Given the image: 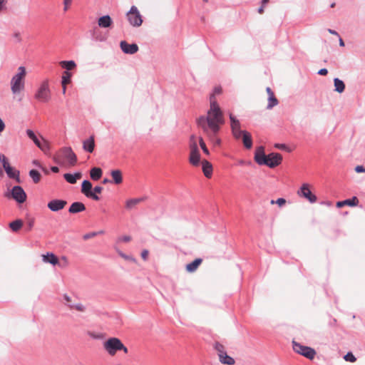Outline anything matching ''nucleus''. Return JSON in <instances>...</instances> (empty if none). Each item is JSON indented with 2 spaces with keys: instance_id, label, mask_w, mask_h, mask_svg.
<instances>
[{
  "instance_id": "a211bd4d",
  "label": "nucleus",
  "mask_w": 365,
  "mask_h": 365,
  "mask_svg": "<svg viewBox=\"0 0 365 365\" xmlns=\"http://www.w3.org/2000/svg\"><path fill=\"white\" fill-rule=\"evenodd\" d=\"M359 203V200L356 196L352 197L350 199H346L343 201H339L336 202L337 207H341L344 205L356 206Z\"/></svg>"
},
{
  "instance_id": "f257e3e1",
  "label": "nucleus",
  "mask_w": 365,
  "mask_h": 365,
  "mask_svg": "<svg viewBox=\"0 0 365 365\" xmlns=\"http://www.w3.org/2000/svg\"><path fill=\"white\" fill-rule=\"evenodd\" d=\"M210 106L206 115H200L196 120L197 125L200 128L205 135L214 145H220L221 140L218 137L220 127L224 124L223 113L217 104L215 96L210 97Z\"/></svg>"
},
{
  "instance_id": "6e6552de",
  "label": "nucleus",
  "mask_w": 365,
  "mask_h": 365,
  "mask_svg": "<svg viewBox=\"0 0 365 365\" xmlns=\"http://www.w3.org/2000/svg\"><path fill=\"white\" fill-rule=\"evenodd\" d=\"M120 344L121 341L119 339L113 337L108 339L103 344V347L110 355L113 356L118 351H119Z\"/></svg>"
},
{
  "instance_id": "e2e57ef3",
  "label": "nucleus",
  "mask_w": 365,
  "mask_h": 365,
  "mask_svg": "<svg viewBox=\"0 0 365 365\" xmlns=\"http://www.w3.org/2000/svg\"><path fill=\"white\" fill-rule=\"evenodd\" d=\"M6 0H0V12L4 10Z\"/></svg>"
},
{
  "instance_id": "c9c22d12",
  "label": "nucleus",
  "mask_w": 365,
  "mask_h": 365,
  "mask_svg": "<svg viewBox=\"0 0 365 365\" xmlns=\"http://www.w3.org/2000/svg\"><path fill=\"white\" fill-rule=\"evenodd\" d=\"M0 162L2 163V166L6 171L8 168L11 167L8 158L4 154H0Z\"/></svg>"
},
{
  "instance_id": "bf43d9fd",
  "label": "nucleus",
  "mask_w": 365,
  "mask_h": 365,
  "mask_svg": "<svg viewBox=\"0 0 365 365\" xmlns=\"http://www.w3.org/2000/svg\"><path fill=\"white\" fill-rule=\"evenodd\" d=\"M14 37L16 39V41L18 42H21V36H20V33L19 32H16L14 34Z\"/></svg>"
},
{
  "instance_id": "473e14b6",
  "label": "nucleus",
  "mask_w": 365,
  "mask_h": 365,
  "mask_svg": "<svg viewBox=\"0 0 365 365\" xmlns=\"http://www.w3.org/2000/svg\"><path fill=\"white\" fill-rule=\"evenodd\" d=\"M62 68L66 69L68 71L72 70L76 67V63L73 61H62L60 62Z\"/></svg>"
},
{
  "instance_id": "412c9836",
  "label": "nucleus",
  "mask_w": 365,
  "mask_h": 365,
  "mask_svg": "<svg viewBox=\"0 0 365 365\" xmlns=\"http://www.w3.org/2000/svg\"><path fill=\"white\" fill-rule=\"evenodd\" d=\"M43 260L44 262L50 263L53 265H56L58 262L57 257L51 252H47L46 255H43Z\"/></svg>"
},
{
  "instance_id": "4c0bfd02",
  "label": "nucleus",
  "mask_w": 365,
  "mask_h": 365,
  "mask_svg": "<svg viewBox=\"0 0 365 365\" xmlns=\"http://www.w3.org/2000/svg\"><path fill=\"white\" fill-rule=\"evenodd\" d=\"M87 334L93 339H101L103 338V334L98 332L88 331Z\"/></svg>"
},
{
  "instance_id": "de8ad7c7",
  "label": "nucleus",
  "mask_w": 365,
  "mask_h": 365,
  "mask_svg": "<svg viewBox=\"0 0 365 365\" xmlns=\"http://www.w3.org/2000/svg\"><path fill=\"white\" fill-rule=\"evenodd\" d=\"M117 252H118V255L123 259H125L126 260L135 261V259L133 257H132L131 256H128L120 250H117Z\"/></svg>"
},
{
  "instance_id": "5701e85b",
  "label": "nucleus",
  "mask_w": 365,
  "mask_h": 365,
  "mask_svg": "<svg viewBox=\"0 0 365 365\" xmlns=\"http://www.w3.org/2000/svg\"><path fill=\"white\" fill-rule=\"evenodd\" d=\"M202 171L204 173L205 176L207 178H210L212 172V164L209 163L207 160H205L202 162Z\"/></svg>"
},
{
  "instance_id": "393cba45",
  "label": "nucleus",
  "mask_w": 365,
  "mask_h": 365,
  "mask_svg": "<svg viewBox=\"0 0 365 365\" xmlns=\"http://www.w3.org/2000/svg\"><path fill=\"white\" fill-rule=\"evenodd\" d=\"M219 360L222 364L227 365H233L235 362L232 357L227 354V352H225L222 354H219Z\"/></svg>"
},
{
  "instance_id": "2f4dec72",
  "label": "nucleus",
  "mask_w": 365,
  "mask_h": 365,
  "mask_svg": "<svg viewBox=\"0 0 365 365\" xmlns=\"http://www.w3.org/2000/svg\"><path fill=\"white\" fill-rule=\"evenodd\" d=\"M26 134L28 137L34 141V143L37 147H41L40 143L41 142V140L37 138V136L33 130L30 129L26 130Z\"/></svg>"
},
{
  "instance_id": "a19ab883",
  "label": "nucleus",
  "mask_w": 365,
  "mask_h": 365,
  "mask_svg": "<svg viewBox=\"0 0 365 365\" xmlns=\"http://www.w3.org/2000/svg\"><path fill=\"white\" fill-rule=\"evenodd\" d=\"M67 305L70 308H71V309L74 308L76 310L80 311V312H83L85 310V307L81 303L76 304H68Z\"/></svg>"
},
{
  "instance_id": "6e6d98bb",
  "label": "nucleus",
  "mask_w": 365,
  "mask_h": 365,
  "mask_svg": "<svg viewBox=\"0 0 365 365\" xmlns=\"http://www.w3.org/2000/svg\"><path fill=\"white\" fill-rule=\"evenodd\" d=\"M148 256V251L147 250H143L141 252V257L144 260H146Z\"/></svg>"
},
{
  "instance_id": "423d86ee",
  "label": "nucleus",
  "mask_w": 365,
  "mask_h": 365,
  "mask_svg": "<svg viewBox=\"0 0 365 365\" xmlns=\"http://www.w3.org/2000/svg\"><path fill=\"white\" fill-rule=\"evenodd\" d=\"M292 346L293 349L296 353L299 354L309 359H313L316 355V351L312 347L302 345L295 341H292Z\"/></svg>"
},
{
  "instance_id": "8fccbe9b",
  "label": "nucleus",
  "mask_w": 365,
  "mask_h": 365,
  "mask_svg": "<svg viewBox=\"0 0 365 365\" xmlns=\"http://www.w3.org/2000/svg\"><path fill=\"white\" fill-rule=\"evenodd\" d=\"M230 128H231V130L240 129L241 123H240V120L232 125H230Z\"/></svg>"
},
{
  "instance_id": "bb28decb",
  "label": "nucleus",
  "mask_w": 365,
  "mask_h": 365,
  "mask_svg": "<svg viewBox=\"0 0 365 365\" xmlns=\"http://www.w3.org/2000/svg\"><path fill=\"white\" fill-rule=\"evenodd\" d=\"M110 175L115 184L118 185L123 182L122 173L120 170H112Z\"/></svg>"
},
{
  "instance_id": "1a4fd4ad",
  "label": "nucleus",
  "mask_w": 365,
  "mask_h": 365,
  "mask_svg": "<svg viewBox=\"0 0 365 365\" xmlns=\"http://www.w3.org/2000/svg\"><path fill=\"white\" fill-rule=\"evenodd\" d=\"M297 195L299 197L306 198L310 203H314L317 200V196L312 193L309 185L307 183L302 184L300 189L297 191Z\"/></svg>"
},
{
  "instance_id": "9d476101",
  "label": "nucleus",
  "mask_w": 365,
  "mask_h": 365,
  "mask_svg": "<svg viewBox=\"0 0 365 365\" xmlns=\"http://www.w3.org/2000/svg\"><path fill=\"white\" fill-rule=\"evenodd\" d=\"M190 148L189 161L192 165L197 166L200 162V154L196 142H192L190 145Z\"/></svg>"
},
{
  "instance_id": "338daca9",
  "label": "nucleus",
  "mask_w": 365,
  "mask_h": 365,
  "mask_svg": "<svg viewBox=\"0 0 365 365\" xmlns=\"http://www.w3.org/2000/svg\"><path fill=\"white\" fill-rule=\"evenodd\" d=\"M71 3V0H63L64 11L68 9V5Z\"/></svg>"
},
{
  "instance_id": "c756f323",
  "label": "nucleus",
  "mask_w": 365,
  "mask_h": 365,
  "mask_svg": "<svg viewBox=\"0 0 365 365\" xmlns=\"http://www.w3.org/2000/svg\"><path fill=\"white\" fill-rule=\"evenodd\" d=\"M334 91L341 93L345 89V84L343 81L340 80L338 78H335L334 79Z\"/></svg>"
},
{
  "instance_id": "052dcab7",
  "label": "nucleus",
  "mask_w": 365,
  "mask_h": 365,
  "mask_svg": "<svg viewBox=\"0 0 365 365\" xmlns=\"http://www.w3.org/2000/svg\"><path fill=\"white\" fill-rule=\"evenodd\" d=\"M221 92H222L221 87H215L214 88V93L212 95L215 96V94H220V93H221Z\"/></svg>"
},
{
  "instance_id": "f704fd0d",
  "label": "nucleus",
  "mask_w": 365,
  "mask_h": 365,
  "mask_svg": "<svg viewBox=\"0 0 365 365\" xmlns=\"http://www.w3.org/2000/svg\"><path fill=\"white\" fill-rule=\"evenodd\" d=\"M71 73L69 71H63V76H62L61 85H64V84L66 85V84L69 83L71 81Z\"/></svg>"
},
{
  "instance_id": "b1692460",
  "label": "nucleus",
  "mask_w": 365,
  "mask_h": 365,
  "mask_svg": "<svg viewBox=\"0 0 365 365\" xmlns=\"http://www.w3.org/2000/svg\"><path fill=\"white\" fill-rule=\"evenodd\" d=\"M146 199L145 197H138V198H132L128 200L125 202V207L128 210L133 209L136 205L144 201Z\"/></svg>"
},
{
  "instance_id": "20e7f679",
  "label": "nucleus",
  "mask_w": 365,
  "mask_h": 365,
  "mask_svg": "<svg viewBox=\"0 0 365 365\" xmlns=\"http://www.w3.org/2000/svg\"><path fill=\"white\" fill-rule=\"evenodd\" d=\"M34 98L41 103H47L51 100V90L47 80L41 83L34 94Z\"/></svg>"
},
{
  "instance_id": "4d7b16f0",
  "label": "nucleus",
  "mask_w": 365,
  "mask_h": 365,
  "mask_svg": "<svg viewBox=\"0 0 365 365\" xmlns=\"http://www.w3.org/2000/svg\"><path fill=\"white\" fill-rule=\"evenodd\" d=\"M103 190V187H101V186H96L94 188H93V192L94 193H101Z\"/></svg>"
},
{
  "instance_id": "37998d69",
  "label": "nucleus",
  "mask_w": 365,
  "mask_h": 365,
  "mask_svg": "<svg viewBox=\"0 0 365 365\" xmlns=\"http://www.w3.org/2000/svg\"><path fill=\"white\" fill-rule=\"evenodd\" d=\"M40 146L41 147H38V148H40L44 153H46L49 150V146H48V143L43 139H42L41 142L40 143Z\"/></svg>"
},
{
  "instance_id": "79ce46f5",
  "label": "nucleus",
  "mask_w": 365,
  "mask_h": 365,
  "mask_svg": "<svg viewBox=\"0 0 365 365\" xmlns=\"http://www.w3.org/2000/svg\"><path fill=\"white\" fill-rule=\"evenodd\" d=\"M344 359L346 361L355 362L356 361V358L351 352H348L344 356Z\"/></svg>"
},
{
  "instance_id": "aec40b11",
  "label": "nucleus",
  "mask_w": 365,
  "mask_h": 365,
  "mask_svg": "<svg viewBox=\"0 0 365 365\" xmlns=\"http://www.w3.org/2000/svg\"><path fill=\"white\" fill-rule=\"evenodd\" d=\"M8 175V177L11 179H14L17 182H20V173L19 170H14L13 168L10 167L6 169L5 171Z\"/></svg>"
},
{
  "instance_id": "4468645a",
  "label": "nucleus",
  "mask_w": 365,
  "mask_h": 365,
  "mask_svg": "<svg viewBox=\"0 0 365 365\" xmlns=\"http://www.w3.org/2000/svg\"><path fill=\"white\" fill-rule=\"evenodd\" d=\"M66 204L67 202L66 200L55 199L51 200L48 203L47 206L50 210L53 212H58L63 209Z\"/></svg>"
},
{
  "instance_id": "0e129e2a",
  "label": "nucleus",
  "mask_w": 365,
  "mask_h": 365,
  "mask_svg": "<svg viewBox=\"0 0 365 365\" xmlns=\"http://www.w3.org/2000/svg\"><path fill=\"white\" fill-rule=\"evenodd\" d=\"M5 128V124L4 121L0 118V133H1Z\"/></svg>"
},
{
  "instance_id": "a878e982",
  "label": "nucleus",
  "mask_w": 365,
  "mask_h": 365,
  "mask_svg": "<svg viewBox=\"0 0 365 365\" xmlns=\"http://www.w3.org/2000/svg\"><path fill=\"white\" fill-rule=\"evenodd\" d=\"M242 142H243L244 146L247 149H250L252 148V140L251 134L249 132H247V131L244 132V135L242 136Z\"/></svg>"
},
{
  "instance_id": "e433bc0d",
  "label": "nucleus",
  "mask_w": 365,
  "mask_h": 365,
  "mask_svg": "<svg viewBox=\"0 0 365 365\" xmlns=\"http://www.w3.org/2000/svg\"><path fill=\"white\" fill-rule=\"evenodd\" d=\"M26 230L28 231H30L34 227V223H35V219L32 217H26Z\"/></svg>"
},
{
  "instance_id": "58836bf2",
  "label": "nucleus",
  "mask_w": 365,
  "mask_h": 365,
  "mask_svg": "<svg viewBox=\"0 0 365 365\" xmlns=\"http://www.w3.org/2000/svg\"><path fill=\"white\" fill-rule=\"evenodd\" d=\"M231 131H232V134L233 137L235 139L239 140L241 138V137L243 136L244 132L245 130H242L241 129H237V130H232Z\"/></svg>"
},
{
  "instance_id": "5fc2aeb1",
  "label": "nucleus",
  "mask_w": 365,
  "mask_h": 365,
  "mask_svg": "<svg viewBox=\"0 0 365 365\" xmlns=\"http://www.w3.org/2000/svg\"><path fill=\"white\" fill-rule=\"evenodd\" d=\"M317 73L321 76H325L328 73V70L327 68H321Z\"/></svg>"
},
{
  "instance_id": "f3484780",
  "label": "nucleus",
  "mask_w": 365,
  "mask_h": 365,
  "mask_svg": "<svg viewBox=\"0 0 365 365\" xmlns=\"http://www.w3.org/2000/svg\"><path fill=\"white\" fill-rule=\"evenodd\" d=\"M95 147L94 137L90 136L88 139L83 140V148L85 151L93 153Z\"/></svg>"
},
{
  "instance_id": "680f3d73",
  "label": "nucleus",
  "mask_w": 365,
  "mask_h": 365,
  "mask_svg": "<svg viewBox=\"0 0 365 365\" xmlns=\"http://www.w3.org/2000/svg\"><path fill=\"white\" fill-rule=\"evenodd\" d=\"M123 350L124 353H128V350L126 346H124V344L121 342L120 347L119 348V351Z\"/></svg>"
},
{
  "instance_id": "ddd939ff",
  "label": "nucleus",
  "mask_w": 365,
  "mask_h": 365,
  "mask_svg": "<svg viewBox=\"0 0 365 365\" xmlns=\"http://www.w3.org/2000/svg\"><path fill=\"white\" fill-rule=\"evenodd\" d=\"M120 47L126 54H134L138 51V46L136 43L129 44L125 41H122L120 43Z\"/></svg>"
},
{
  "instance_id": "ea45409f",
  "label": "nucleus",
  "mask_w": 365,
  "mask_h": 365,
  "mask_svg": "<svg viewBox=\"0 0 365 365\" xmlns=\"http://www.w3.org/2000/svg\"><path fill=\"white\" fill-rule=\"evenodd\" d=\"M215 349L217 351V355L218 356H219V354H222L225 352H226L224 346L222 344L219 343V342H216L215 344Z\"/></svg>"
},
{
  "instance_id": "7ed1b4c3",
  "label": "nucleus",
  "mask_w": 365,
  "mask_h": 365,
  "mask_svg": "<svg viewBox=\"0 0 365 365\" xmlns=\"http://www.w3.org/2000/svg\"><path fill=\"white\" fill-rule=\"evenodd\" d=\"M25 76V68L24 66L19 67L18 73L15 74L11 80V89L14 94L19 93L24 89Z\"/></svg>"
},
{
  "instance_id": "774afa93",
  "label": "nucleus",
  "mask_w": 365,
  "mask_h": 365,
  "mask_svg": "<svg viewBox=\"0 0 365 365\" xmlns=\"http://www.w3.org/2000/svg\"><path fill=\"white\" fill-rule=\"evenodd\" d=\"M63 299H64L67 303H69V302L71 301V297H70L68 294H63Z\"/></svg>"
},
{
  "instance_id": "603ef678",
  "label": "nucleus",
  "mask_w": 365,
  "mask_h": 365,
  "mask_svg": "<svg viewBox=\"0 0 365 365\" xmlns=\"http://www.w3.org/2000/svg\"><path fill=\"white\" fill-rule=\"evenodd\" d=\"M230 125H232L239 121V120L233 115L232 113L230 114Z\"/></svg>"
},
{
  "instance_id": "09e8293b",
  "label": "nucleus",
  "mask_w": 365,
  "mask_h": 365,
  "mask_svg": "<svg viewBox=\"0 0 365 365\" xmlns=\"http://www.w3.org/2000/svg\"><path fill=\"white\" fill-rule=\"evenodd\" d=\"M274 147L280 150H287L288 152H290V149H289L285 144L277 143L274 145Z\"/></svg>"
},
{
  "instance_id": "cd10ccee",
  "label": "nucleus",
  "mask_w": 365,
  "mask_h": 365,
  "mask_svg": "<svg viewBox=\"0 0 365 365\" xmlns=\"http://www.w3.org/2000/svg\"><path fill=\"white\" fill-rule=\"evenodd\" d=\"M201 262H202V259H200V258L195 259L194 261H192V262H190L186 265V270L188 272H195L197 269L198 266L201 264Z\"/></svg>"
},
{
  "instance_id": "f03ea898",
  "label": "nucleus",
  "mask_w": 365,
  "mask_h": 365,
  "mask_svg": "<svg viewBox=\"0 0 365 365\" xmlns=\"http://www.w3.org/2000/svg\"><path fill=\"white\" fill-rule=\"evenodd\" d=\"M254 160L259 165H266L270 168H274L282 163V156L278 153H271L266 155L264 147L260 145L256 148Z\"/></svg>"
},
{
  "instance_id": "13d9d810",
  "label": "nucleus",
  "mask_w": 365,
  "mask_h": 365,
  "mask_svg": "<svg viewBox=\"0 0 365 365\" xmlns=\"http://www.w3.org/2000/svg\"><path fill=\"white\" fill-rule=\"evenodd\" d=\"M32 164L41 169H43V167L41 165L40 162L37 160H34L32 161Z\"/></svg>"
},
{
  "instance_id": "a18cd8bd",
  "label": "nucleus",
  "mask_w": 365,
  "mask_h": 365,
  "mask_svg": "<svg viewBox=\"0 0 365 365\" xmlns=\"http://www.w3.org/2000/svg\"><path fill=\"white\" fill-rule=\"evenodd\" d=\"M200 146L201 147L202 151L204 153H205L206 155H209V150L207 149V148L206 147V145L203 140V139L202 138H200Z\"/></svg>"
},
{
  "instance_id": "3c124183",
  "label": "nucleus",
  "mask_w": 365,
  "mask_h": 365,
  "mask_svg": "<svg viewBox=\"0 0 365 365\" xmlns=\"http://www.w3.org/2000/svg\"><path fill=\"white\" fill-rule=\"evenodd\" d=\"M355 171L358 173H365V168L362 165H357L355 167Z\"/></svg>"
},
{
  "instance_id": "2eb2a0df",
  "label": "nucleus",
  "mask_w": 365,
  "mask_h": 365,
  "mask_svg": "<svg viewBox=\"0 0 365 365\" xmlns=\"http://www.w3.org/2000/svg\"><path fill=\"white\" fill-rule=\"evenodd\" d=\"M266 91L268 94V103L267 106V108L270 110L275 106H277L279 103L278 100L274 96V92L272 91V89L269 87H267L266 88Z\"/></svg>"
},
{
  "instance_id": "6ab92c4d",
  "label": "nucleus",
  "mask_w": 365,
  "mask_h": 365,
  "mask_svg": "<svg viewBox=\"0 0 365 365\" xmlns=\"http://www.w3.org/2000/svg\"><path fill=\"white\" fill-rule=\"evenodd\" d=\"M112 24V19L109 15H105L98 19V24L101 28H108Z\"/></svg>"
},
{
  "instance_id": "69168bd1",
  "label": "nucleus",
  "mask_w": 365,
  "mask_h": 365,
  "mask_svg": "<svg viewBox=\"0 0 365 365\" xmlns=\"http://www.w3.org/2000/svg\"><path fill=\"white\" fill-rule=\"evenodd\" d=\"M328 32L332 35H335V36H337L338 37H339V35L338 34L337 31H336L335 30H333V29H329L328 30Z\"/></svg>"
},
{
  "instance_id": "72a5a7b5",
  "label": "nucleus",
  "mask_w": 365,
  "mask_h": 365,
  "mask_svg": "<svg viewBox=\"0 0 365 365\" xmlns=\"http://www.w3.org/2000/svg\"><path fill=\"white\" fill-rule=\"evenodd\" d=\"M29 176L36 184L39 182L41 180V174L36 170H31L29 171Z\"/></svg>"
},
{
  "instance_id": "0eeeda50",
  "label": "nucleus",
  "mask_w": 365,
  "mask_h": 365,
  "mask_svg": "<svg viewBox=\"0 0 365 365\" xmlns=\"http://www.w3.org/2000/svg\"><path fill=\"white\" fill-rule=\"evenodd\" d=\"M126 16L130 24L133 26L138 27L141 26L143 23L142 16L135 6L130 7V9L126 14Z\"/></svg>"
},
{
  "instance_id": "f8f14e48",
  "label": "nucleus",
  "mask_w": 365,
  "mask_h": 365,
  "mask_svg": "<svg viewBox=\"0 0 365 365\" xmlns=\"http://www.w3.org/2000/svg\"><path fill=\"white\" fill-rule=\"evenodd\" d=\"M11 196L18 203H23L26 200V194L19 185H15L11 190Z\"/></svg>"
},
{
  "instance_id": "c03bdc74",
  "label": "nucleus",
  "mask_w": 365,
  "mask_h": 365,
  "mask_svg": "<svg viewBox=\"0 0 365 365\" xmlns=\"http://www.w3.org/2000/svg\"><path fill=\"white\" fill-rule=\"evenodd\" d=\"M103 231L101 230L100 232H88L86 235H83V239L84 240H88L90 238H92L95 236H96L98 234H103Z\"/></svg>"
},
{
  "instance_id": "9b49d317",
  "label": "nucleus",
  "mask_w": 365,
  "mask_h": 365,
  "mask_svg": "<svg viewBox=\"0 0 365 365\" xmlns=\"http://www.w3.org/2000/svg\"><path fill=\"white\" fill-rule=\"evenodd\" d=\"M81 192L87 197L91 198L94 200H99V197L92 191V183L88 180H84L81 184Z\"/></svg>"
},
{
  "instance_id": "dca6fc26",
  "label": "nucleus",
  "mask_w": 365,
  "mask_h": 365,
  "mask_svg": "<svg viewBox=\"0 0 365 365\" xmlns=\"http://www.w3.org/2000/svg\"><path fill=\"white\" fill-rule=\"evenodd\" d=\"M86 210V206L83 202H74L68 208V212L71 214H76Z\"/></svg>"
},
{
  "instance_id": "864d4df0",
  "label": "nucleus",
  "mask_w": 365,
  "mask_h": 365,
  "mask_svg": "<svg viewBox=\"0 0 365 365\" xmlns=\"http://www.w3.org/2000/svg\"><path fill=\"white\" fill-rule=\"evenodd\" d=\"M130 240H131V237L128 235H125V236H123L120 238H119V241H122L124 242H128L130 241Z\"/></svg>"
},
{
  "instance_id": "c85d7f7f",
  "label": "nucleus",
  "mask_w": 365,
  "mask_h": 365,
  "mask_svg": "<svg viewBox=\"0 0 365 365\" xmlns=\"http://www.w3.org/2000/svg\"><path fill=\"white\" fill-rule=\"evenodd\" d=\"M103 174V171L100 168H93L90 170V176L93 180H98Z\"/></svg>"
},
{
  "instance_id": "39448f33",
  "label": "nucleus",
  "mask_w": 365,
  "mask_h": 365,
  "mask_svg": "<svg viewBox=\"0 0 365 365\" xmlns=\"http://www.w3.org/2000/svg\"><path fill=\"white\" fill-rule=\"evenodd\" d=\"M63 158L68 160L70 165L73 166L77 162L76 155L74 153L71 147H64L61 148L60 154L55 158L56 163H61V158Z\"/></svg>"
},
{
  "instance_id": "7c9ffc66",
  "label": "nucleus",
  "mask_w": 365,
  "mask_h": 365,
  "mask_svg": "<svg viewBox=\"0 0 365 365\" xmlns=\"http://www.w3.org/2000/svg\"><path fill=\"white\" fill-rule=\"evenodd\" d=\"M23 222L21 220H16L9 223V227L13 232H18L22 227Z\"/></svg>"
},
{
  "instance_id": "4be33fe9",
  "label": "nucleus",
  "mask_w": 365,
  "mask_h": 365,
  "mask_svg": "<svg viewBox=\"0 0 365 365\" xmlns=\"http://www.w3.org/2000/svg\"><path fill=\"white\" fill-rule=\"evenodd\" d=\"M81 173H76L74 174L71 173H66L63 175L64 179L71 184H75L76 182L77 179L81 178Z\"/></svg>"
},
{
  "instance_id": "49530a36",
  "label": "nucleus",
  "mask_w": 365,
  "mask_h": 365,
  "mask_svg": "<svg viewBox=\"0 0 365 365\" xmlns=\"http://www.w3.org/2000/svg\"><path fill=\"white\" fill-rule=\"evenodd\" d=\"M270 203L272 205L276 203L279 206H282L283 205H284L286 203V200H285V199L280 197V198H278L276 201H274V200H272Z\"/></svg>"
}]
</instances>
